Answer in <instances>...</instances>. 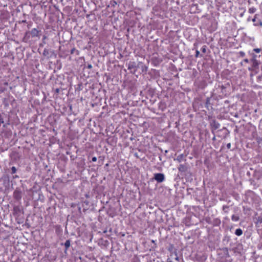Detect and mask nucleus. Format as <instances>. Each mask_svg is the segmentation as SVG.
Segmentation results:
<instances>
[{
  "label": "nucleus",
  "instance_id": "nucleus-7",
  "mask_svg": "<svg viewBox=\"0 0 262 262\" xmlns=\"http://www.w3.org/2000/svg\"><path fill=\"white\" fill-rule=\"evenodd\" d=\"M39 31L36 28H33L31 31L32 37H37L39 35Z\"/></svg>",
  "mask_w": 262,
  "mask_h": 262
},
{
  "label": "nucleus",
  "instance_id": "nucleus-17",
  "mask_svg": "<svg viewBox=\"0 0 262 262\" xmlns=\"http://www.w3.org/2000/svg\"><path fill=\"white\" fill-rule=\"evenodd\" d=\"M48 54V50L47 49H45L43 50V55L44 56H46V55H47Z\"/></svg>",
  "mask_w": 262,
  "mask_h": 262
},
{
  "label": "nucleus",
  "instance_id": "nucleus-12",
  "mask_svg": "<svg viewBox=\"0 0 262 262\" xmlns=\"http://www.w3.org/2000/svg\"><path fill=\"white\" fill-rule=\"evenodd\" d=\"M238 220H239V217L238 216H237L236 215H233L232 216V220L233 221L236 222V221H238Z\"/></svg>",
  "mask_w": 262,
  "mask_h": 262
},
{
  "label": "nucleus",
  "instance_id": "nucleus-27",
  "mask_svg": "<svg viewBox=\"0 0 262 262\" xmlns=\"http://www.w3.org/2000/svg\"><path fill=\"white\" fill-rule=\"evenodd\" d=\"M46 38H47V37H46V36H44L43 37V39H46Z\"/></svg>",
  "mask_w": 262,
  "mask_h": 262
},
{
  "label": "nucleus",
  "instance_id": "nucleus-2",
  "mask_svg": "<svg viewBox=\"0 0 262 262\" xmlns=\"http://www.w3.org/2000/svg\"><path fill=\"white\" fill-rule=\"evenodd\" d=\"M22 211V209L19 206H15L13 209V214L15 217H18L20 215Z\"/></svg>",
  "mask_w": 262,
  "mask_h": 262
},
{
  "label": "nucleus",
  "instance_id": "nucleus-30",
  "mask_svg": "<svg viewBox=\"0 0 262 262\" xmlns=\"http://www.w3.org/2000/svg\"><path fill=\"white\" fill-rule=\"evenodd\" d=\"M178 169L180 170V167H178Z\"/></svg>",
  "mask_w": 262,
  "mask_h": 262
},
{
  "label": "nucleus",
  "instance_id": "nucleus-14",
  "mask_svg": "<svg viewBox=\"0 0 262 262\" xmlns=\"http://www.w3.org/2000/svg\"><path fill=\"white\" fill-rule=\"evenodd\" d=\"M11 171H12V174H14V173H16V168H15V167L13 166L11 168Z\"/></svg>",
  "mask_w": 262,
  "mask_h": 262
},
{
  "label": "nucleus",
  "instance_id": "nucleus-8",
  "mask_svg": "<svg viewBox=\"0 0 262 262\" xmlns=\"http://www.w3.org/2000/svg\"><path fill=\"white\" fill-rule=\"evenodd\" d=\"M251 61L253 62V66L254 67H257L258 65V64H259L258 61L256 60L255 56L254 55H253V57H252V59Z\"/></svg>",
  "mask_w": 262,
  "mask_h": 262
},
{
  "label": "nucleus",
  "instance_id": "nucleus-18",
  "mask_svg": "<svg viewBox=\"0 0 262 262\" xmlns=\"http://www.w3.org/2000/svg\"><path fill=\"white\" fill-rule=\"evenodd\" d=\"M257 14H255L254 18L252 19V21L255 23L256 21V19L257 18Z\"/></svg>",
  "mask_w": 262,
  "mask_h": 262
},
{
  "label": "nucleus",
  "instance_id": "nucleus-21",
  "mask_svg": "<svg viewBox=\"0 0 262 262\" xmlns=\"http://www.w3.org/2000/svg\"><path fill=\"white\" fill-rule=\"evenodd\" d=\"M219 126H220V124H218V123H217V124H215V128H219Z\"/></svg>",
  "mask_w": 262,
  "mask_h": 262
},
{
  "label": "nucleus",
  "instance_id": "nucleus-6",
  "mask_svg": "<svg viewBox=\"0 0 262 262\" xmlns=\"http://www.w3.org/2000/svg\"><path fill=\"white\" fill-rule=\"evenodd\" d=\"M13 196L14 199L17 200H19L21 198V193L20 191L15 190L13 193Z\"/></svg>",
  "mask_w": 262,
  "mask_h": 262
},
{
  "label": "nucleus",
  "instance_id": "nucleus-13",
  "mask_svg": "<svg viewBox=\"0 0 262 262\" xmlns=\"http://www.w3.org/2000/svg\"><path fill=\"white\" fill-rule=\"evenodd\" d=\"M256 11V9L255 8H250L248 10V12L250 13H254Z\"/></svg>",
  "mask_w": 262,
  "mask_h": 262
},
{
  "label": "nucleus",
  "instance_id": "nucleus-20",
  "mask_svg": "<svg viewBox=\"0 0 262 262\" xmlns=\"http://www.w3.org/2000/svg\"><path fill=\"white\" fill-rule=\"evenodd\" d=\"M199 54H200L199 51H196V55H195V57H198V56H199Z\"/></svg>",
  "mask_w": 262,
  "mask_h": 262
},
{
  "label": "nucleus",
  "instance_id": "nucleus-1",
  "mask_svg": "<svg viewBox=\"0 0 262 262\" xmlns=\"http://www.w3.org/2000/svg\"><path fill=\"white\" fill-rule=\"evenodd\" d=\"M127 69L133 73H135L138 69V64L135 61H129L127 64Z\"/></svg>",
  "mask_w": 262,
  "mask_h": 262
},
{
  "label": "nucleus",
  "instance_id": "nucleus-31",
  "mask_svg": "<svg viewBox=\"0 0 262 262\" xmlns=\"http://www.w3.org/2000/svg\"><path fill=\"white\" fill-rule=\"evenodd\" d=\"M152 243H155V241L154 240L152 241Z\"/></svg>",
  "mask_w": 262,
  "mask_h": 262
},
{
  "label": "nucleus",
  "instance_id": "nucleus-19",
  "mask_svg": "<svg viewBox=\"0 0 262 262\" xmlns=\"http://www.w3.org/2000/svg\"><path fill=\"white\" fill-rule=\"evenodd\" d=\"M97 158L96 157H94L92 158V161L93 162H96L97 161Z\"/></svg>",
  "mask_w": 262,
  "mask_h": 262
},
{
  "label": "nucleus",
  "instance_id": "nucleus-11",
  "mask_svg": "<svg viewBox=\"0 0 262 262\" xmlns=\"http://www.w3.org/2000/svg\"><path fill=\"white\" fill-rule=\"evenodd\" d=\"M64 246L66 249H68L70 246V240H67L64 243Z\"/></svg>",
  "mask_w": 262,
  "mask_h": 262
},
{
  "label": "nucleus",
  "instance_id": "nucleus-15",
  "mask_svg": "<svg viewBox=\"0 0 262 262\" xmlns=\"http://www.w3.org/2000/svg\"><path fill=\"white\" fill-rule=\"evenodd\" d=\"M4 123V119L0 114V126H1V124Z\"/></svg>",
  "mask_w": 262,
  "mask_h": 262
},
{
  "label": "nucleus",
  "instance_id": "nucleus-3",
  "mask_svg": "<svg viewBox=\"0 0 262 262\" xmlns=\"http://www.w3.org/2000/svg\"><path fill=\"white\" fill-rule=\"evenodd\" d=\"M154 179L158 182L161 183L164 181L165 177L164 174L161 173H157L154 174Z\"/></svg>",
  "mask_w": 262,
  "mask_h": 262
},
{
  "label": "nucleus",
  "instance_id": "nucleus-24",
  "mask_svg": "<svg viewBox=\"0 0 262 262\" xmlns=\"http://www.w3.org/2000/svg\"><path fill=\"white\" fill-rule=\"evenodd\" d=\"M175 259H176V260H178V259H179V257L177 256V254H175Z\"/></svg>",
  "mask_w": 262,
  "mask_h": 262
},
{
  "label": "nucleus",
  "instance_id": "nucleus-4",
  "mask_svg": "<svg viewBox=\"0 0 262 262\" xmlns=\"http://www.w3.org/2000/svg\"><path fill=\"white\" fill-rule=\"evenodd\" d=\"M8 85V82L5 81H0V93H2L7 90V86Z\"/></svg>",
  "mask_w": 262,
  "mask_h": 262
},
{
  "label": "nucleus",
  "instance_id": "nucleus-29",
  "mask_svg": "<svg viewBox=\"0 0 262 262\" xmlns=\"http://www.w3.org/2000/svg\"><path fill=\"white\" fill-rule=\"evenodd\" d=\"M88 67H89V68H91L92 67V66H91V65H89V66H88Z\"/></svg>",
  "mask_w": 262,
  "mask_h": 262
},
{
  "label": "nucleus",
  "instance_id": "nucleus-5",
  "mask_svg": "<svg viewBox=\"0 0 262 262\" xmlns=\"http://www.w3.org/2000/svg\"><path fill=\"white\" fill-rule=\"evenodd\" d=\"M140 68L141 69L142 72L146 73L147 71L148 67L142 62H139L138 63V68Z\"/></svg>",
  "mask_w": 262,
  "mask_h": 262
},
{
  "label": "nucleus",
  "instance_id": "nucleus-10",
  "mask_svg": "<svg viewBox=\"0 0 262 262\" xmlns=\"http://www.w3.org/2000/svg\"><path fill=\"white\" fill-rule=\"evenodd\" d=\"M235 234L237 236H240L242 234L243 231L241 229H237L235 230Z\"/></svg>",
  "mask_w": 262,
  "mask_h": 262
},
{
  "label": "nucleus",
  "instance_id": "nucleus-16",
  "mask_svg": "<svg viewBox=\"0 0 262 262\" xmlns=\"http://www.w3.org/2000/svg\"><path fill=\"white\" fill-rule=\"evenodd\" d=\"M261 49H259V48H256V49H254L253 50V51L254 52H255L256 53H259L261 51Z\"/></svg>",
  "mask_w": 262,
  "mask_h": 262
},
{
  "label": "nucleus",
  "instance_id": "nucleus-9",
  "mask_svg": "<svg viewBox=\"0 0 262 262\" xmlns=\"http://www.w3.org/2000/svg\"><path fill=\"white\" fill-rule=\"evenodd\" d=\"M74 53H76V54L78 55L79 54V51H78L77 50H76L75 48H74L71 50V54H73Z\"/></svg>",
  "mask_w": 262,
  "mask_h": 262
},
{
  "label": "nucleus",
  "instance_id": "nucleus-23",
  "mask_svg": "<svg viewBox=\"0 0 262 262\" xmlns=\"http://www.w3.org/2000/svg\"><path fill=\"white\" fill-rule=\"evenodd\" d=\"M254 25L255 26H258V25H259V22H258V23H255L254 24Z\"/></svg>",
  "mask_w": 262,
  "mask_h": 262
},
{
  "label": "nucleus",
  "instance_id": "nucleus-22",
  "mask_svg": "<svg viewBox=\"0 0 262 262\" xmlns=\"http://www.w3.org/2000/svg\"><path fill=\"white\" fill-rule=\"evenodd\" d=\"M202 51H203L204 53H205V52H206V49H205V47L203 48L202 49Z\"/></svg>",
  "mask_w": 262,
  "mask_h": 262
},
{
  "label": "nucleus",
  "instance_id": "nucleus-28",
  "mask_svg": "<svg viewBox=\"0 0 262 262\" xmlns=\"http://www.w3.org/2000/svg\"><path fill=\"white\" fill-rule=\"evenodd\" d=\"M241 54H242V56L244 55V54H244V53H243V52H241Z\"/></svg>",
  "mask_w": 262,
  "mask_h": 262
},
{
  "label": "nucleus",
  "instance_id": "nucleus-26",
  "mask_svg": "<svg viewBox=\"0 0 262 262\" xmlns=\"http://www.w3.org/2000/svg\"><path fill=\"white\" fill-rule=\"evenodd\" d=\"M244 61H245V62L248 63V62H249V60H248V59H245L244 60Z\"/></svg>",
  "mask_w": 262,
  "mask_h": 262
},
{
  "label": "nucleus",
  "instance_id": "nucleus-25",
  "mask_svg": "<svg viewBox=\"0 0 262 262\" xmlns=\"http://www.w3.org/2000/svg\"><path fill=\"white\" fill-rule=\"evenodd\" d=\"M259 25L262 27V22L261 21H259Z\"/></svg>",
  "mask_w": 262,
  "mask_h": 262
}]
</instances>
